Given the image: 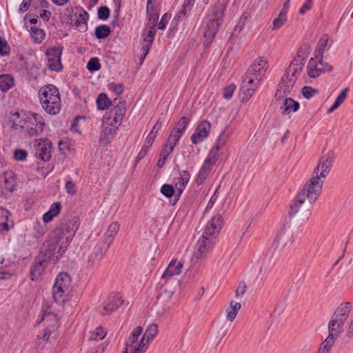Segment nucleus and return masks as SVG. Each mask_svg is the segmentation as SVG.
<instances>
[{
  "mask_svg": "<svg viewBox=\"0 0 353 353\" xmlns=\"http://www.w3.org/2000/svg\"><path fill=\"white\" fill-rule=\"evenodd\" d=\"M334 159V155L332 152L320 159L314 170L315 175L306 182L290 205L288 212L290 217L302 218L310 210L321 193L323 184L321 179H325L329 174Z\"/></svg>",
  "mask_w": 353,
  "mask_h": 353,
  "instance_id": "f257e3e1",
  "label": "nucleus"
},
{
  "mask_svg": "<svg viewBox=\"0 0 353 353\" xmlns=\"http://www.w3.org/2000/svg\"><path fill=\"white\" fill-rule=\"evenodd\" d=\"M79 226L78 219L74 218L65 225L54 230L43 243L38 255L48 263H57L66 252Z\"/></svg>",
  "mask_w": 353,
  "mask_h": 353,
  "instance_id": "f03ea898",
  "label": "nucleus"
},
{
  "mask_svg": "<svg viewBox=\"0 0 353 353\" xmlns=\"http://www.w3.org/2000/svg\"><path fill=\"white\" fill-rule=\"evenodd\" d=\"M223 224L222 216L219 214L212 216L206 224L202 236L197 241L194 256L200 259L203 258L212 249L216 236L219 233Z\"/></svg>",
  "mask_w": 353,
  "mask_h": 353,
  "instance_id": "7ed1b4c3",
  "label": "nucleus"
},
{
  "mask_svg": "<svg viewBox=\"0 0 353 353\" xmlns=\"http://www.w3.org/2000/svg\"><path fill=\"white\" fill-rule=\"evenodd\" d=\"M268 68V61L262 57L256 59L248 68L243 79L241 91L243 102L247 101L254 94L256 88Z\"/></svg>",
  "mask_w": 353,
  "mask_h": 353,
  "instance_id": "20e7f679",
  "label": "nucleus"
},
{
  "mask_svg": "<svg viewBox=\"0 0 353 353\" xmlns=\"http://www.w3.org/2000/svg\"><path fill=\"white\" fill-rule=\"evenodd\" d=\"M225 8L221 4L214 5L206 16V30L204 32L203 45L209 47L223 21Z\"/></svg>",
  "mask_w": 353,
  "mask_h": 353,
  "instance_id": "39448f33",
  "label": "nucleus"
},
{
  "mask_svg": "<svg viewBox=\"0 0 353 353\" xmlns=\"http://www.w3.org/2000/svg\"><path fill=\"white\" fill-rule=\"evenodd\" d=\"M352 308L351 302H342L334 310L328 323L329 333L339 336Z\"/></svg>",
  "mask_w": 353,
  "mask_h": 353,
  "instance_id": "423d86ee",
  "label": "nucleus"
},
{
  "mask_svg": "<svg viewBox=\"0 0 353 353\" xmlns=\"http://www.w3.org/2000/svg\"><path fill=\"white\" fill-rule=\"evenodd\" d=\"M294 63H290L281 79V81L279 84L280 89H282L283 86H284L283 92L285 94H289L291 92L296 81L303 68V64L298 65Z\"/></svg>",
  "mask_w": 353,
  "mask_h": 353,
  "instance_id": "0eeeda50",
  "label": "nucleus"
},
{
  "mask_svg": "<svg viewBox=\"0 0 353 353\" xmlns=\"http://www.w3.org/2000/svg\"><path fill=\"white\" fill-rule=\"evenodd\" d=\"M125 101L121 99H113V107L109 112H106V119L110 121V125L115 129L110 128L109 131H115L124 117L126 112Z\"/></svg>",
  "mask_w": 353,
  "mask_h": 353,
  "instance_id": "6e6552de",
  "label": "nucleus"
},
{
  "mask_svg": "<svg viewBox=\"0 0 353 353\" xmlns=\"http://www.w3.org/2000/svg\"><path fill=\"white\" fill-rule=\"evenodd\" d=\"M143 332V328L137 327L130 335L125 343V350L123 353H144L148 345L144 341V338L139 340Z\"/></svg>",
  "mask_w": 353,
  "mask_h": 353,
  "instance_id": "1a4fd4ad",
  "label": "nucleus"
},
{
  "mask_svg": "<svg viewBox=\"0 0 353 353\" xmlns=\"http://www.w3.org/2000/svg\"><path fill=\"white\" fill-rule=\"evenodd\" d=\"M25 118L28 119V126L26 131L30 136H37L40 134L45 126V121L43 117L36 113L28 112Z\"/></svg>",
  "mask_w": 353,
  "mask_h": 353,
  "instance_id": "9d476101",
  "label": "nucleus"
},
{
  "mask_svg": "<svg viewBox=\"0 0 353 353\" xmlns=\"http://www.w3.org/2000/svg\"><path fill=\"white\" fill-rule=\"evenodd\" d=\"M76 12L70 19V24L79 31L84 32L88 30L87 22L89 19L88 13L81 7L75 8Z\"/></svg>",
  "mask_w": 353,
  "mask_h": 353,
  "instance_id": "9b49d317",
  "label": "nucleus"
},
{
  "mask_svg": "<svg viewBox=\"0 0 353 353\" xmlns=\"http://www.w3.org/2000/svg\"><path fill=\"white\" fill-rule=\"evenodd\" d=\"M63 47L61 46H54L50 48L46 54L48 57V68L51 70L56 72L61 71L63 65L61 64V54Z\"/></svg>",
  "mask_w": 353,
  "mask_h": 353,
  "instance_id": "f8f14e48",
  "label": "nucleus"
},
{
  "mask_svg": "<svg viewBox=\"0 0 353 353\" xmlns=\"http://www.w3.org/2000/svg\"><path fill=\"white\" fill-rule=\"evenodd\" d=\"M108 249V245L105 243L99 241L88 257L87 268L89 269L97 268Z\"/></svg>",
  "mask_w": 353,
  "mask_h": 353,
  "instance_id": "ddd939ff",
  "label": "nucleus"
},
{
  "mask_svg": "<svg viewBox=\"0 0 353 353\" xmlns=\"http://www.w3.org/2000/svg\"><path fill=\"white\" fill-rule=\"evenodd\" d=\"M39 96L41 104L49 103V101H52L57 105V98H60L58 89L52 84L42 87L39 90Z\"/></svg>",
  "mask_w": 353,
  "mask_h": 353,
  "instance_id": "4468645a",
  "label": "nucleus"
},
{
  "mask_svg": "<svg viewBox=\"0 0 353 353\" xmlns=\"http://www.w3.org/2000/svg\"><path fill=\"white\" fill-rule=\"evenodd\" d=\"M174 292L165 290L161 294L157 296L156 306L159 315L165 314L172 307V298Z\"/></svg>",
  "mask_w": 353,
  "mask_h": 353,
  "instance_id": "2eb2a0df",
  "label": "nucleus"
},
{
  "mask_svg": "<svg viewBox=\"0 0 353 353\" xmlns=\"http://www.w3.org/2000/svg\"><path fill=\"white\" fill-rule=\"evenodd\" d=\"M210 123L206 120L201 121L197 125L195 132L191 136L192 143L198 144L204 141L210 132Z\"/></svg>",
  "mask_w": 353,
  "mask_h": 353,
  "instance_id": "dca6fc26",
  "label": "nucleus"
},
{
  "mask_svg": "<svg viewBox=\"0 0 353 353\" xmlns=\"http://www.w3.org/2000/svg\"><path fill=\"white\" fill-rule=\"evenodd\" d=\"M124 303V300L119 293H114L109 296L103 306V315L108 314L115 311Z\"/></svg>",
  "mask_w": 353,
  "mask_h": 353,
  "instance_id": "f3484780",
  "label": "nucleus"
},
{
  "mask_svg": "<svg viewBox=\"0 0 353 353\" xmlns=\"http://www.w3.org/2000/svg\"><path fill=\"white\" fill-rule=\"evenodd\" d=\"M49 263L42 259L39 255L34 257V264L32 265L30 271V279L32 281H37L42 275L45 269Z\"/></svg>",
  "mask_w": 353,
  "mask_h": 353,
  "instance_id": "a211bd4d",
  "label": "nucleus"
},
{
  "mask_svg": "<svg viewBox=\"0 0 353 353\" xmlns=\"http://www.w3.org/2000/svg\"><path fill=\"white\" fill-rule=\"evenodd\" d=\"M51 143L47 141H41L35 148L36 157L41 161L46 162L51 158Z\"/></svg>",
  "mask_w": 353,
  "mask_h": 353,
  "instance_id": "6ab92c4d",
  "label": "nucleus"
},
{
  "mask_svg": "<svg viewBox=\"0 0 353 353\" xmlns=\"http://www.w3.org/2000/svg\"><path fill=\"white\" fill-rule=\"evenodd\" d=\"M190 175L187 170L179 172V176L176 179V181L175 186L177 190L176 195L174 196V199L172 205H174L179 199L180 195L182 194L185 185L189 182Z\"/></svg>",
  "mask_w": 353,
  "mask_h": 353,
  "instance_id": "aec40b11",
  "label": "nucleus"
},
{
  "mask_svg": "<svg viewBox=\"0 0 353 353\" xmlns=\"http://www.w3.org/2000/svg\"><path fill=\"white\" fill-rule=\"evenodd\" d=\"M154 37H155V32H154V29H152L148 33L146 37H145L144 38L143 37V41L141 43L142 46L141 48V54L140 55V57H139L141 64L143 63L146 56L148 55V54L151 48L152 44L153 43Z\"/></svg>",
  "mask_w": 353,
  "mask_h": 353,
  "instance_id": "412c9836",
  "label": "nucleus"
},
{
  "mask_svg": "<svg viewBox=\"0 0 353 353\" xmlns=\"http://www.w3.org/2000/svg\"><path fill=\"white\" fill-rule=\"evenodd\" d=\"M182 268L183 263L181 262L177 261L176 260H172L164 271L161 278L167 279L174 275H179L181 272Z\"/></svg>",
  "mask_w": 353,
  "mask_h": 353,
  "instance_id": "4be33fe9",
  "label": "nucleus"
},
{
  "mask_svg": "<svg viewBox=\"0 0 353 353\" xmlns=\"http://www.w3.org/2000/svg\"><path fill=\"white\" fill-rule=\"evenodd\" d=\"M119 224L117 222H113L110 224L103 237L99 241V242L105 243L108 245V247H110L119 230Z\"/></svg>",
  "mask_w": 353,
  "mask_h": 353,
  "instance_id": "5701e85b",
  "label": "nucleus"
},
{
  "mask_svg": "<svg viewBox=\"0 0 353 353\" xmlns=\"http://www.w3.org/2000/svg\"><path fill=\"white\" fill-rule=\"evenodd\" d=\"M310 46L307 43H305L299 48L296 56L291 62H295L298 65L303 64V67L305 65V61L310 54Z\"/></svg>",
  "mask_w": 353,
  "mask_h": 353,
  "instance_id": "b1692460",
  "label": "nucleus"
},
{
  "mask_svg": "<svg viewBox=\"0 0 353 353\" xmlns=\"http://www.w3.org/2000/svg\"><path fill=\"white\" fill-rule=\"evenodd\" d=\"M10 215L11 214L8 210L0 208V235L3 232H8L10 228L14 227L12 221H11V225L9 223V217Z\"/></svg>",
  "mask_w": 353,
  "mask_h": 353,
  "instance_id": "393cba45",
  "label": "nucleus"
},
{
  "mask_svg": "<svg viewBox=\"0 0 353 353\" xmlns=\"http://www.w3.org/2000/svg\"><path fill=\"white\" fill-rule=\"evenodd\" d=\"M27 114L24 113L21 116V114L16 112L12 114L11 122L12 123V128L15 130H24L26 131L28 126V119L25 118Z\"/></svg>",
  "mask_w": 353,
  "mask_h": 353,
  "instance_id": "a878e982",
  "label": "nucleus"
},
{
  "mask_svg": "<svg viewBox=\"0 0 353 353\" xmlns=\"http://www.w3.org/2000/svg\"><path fill=\"white\" fill-rule=\"evenodd\" d=\"M70 290L63 288L61 285H55L52 288V296L54 301L59 304H62L66 301V295Z\"/></svg>",
  "mask_w": 353,
  "mask_h": 353,
  "instance_id": "bb28decb",
  "label": "nucleus"
},
{
  "mask_svg": "<svg viewBox=\"0 0 353 353\" xmlns=\"http://www.w3.org/2000/svg\"><path fill=\"white\" fill-rule=\"evenodd\" d=\"M223 136V133H222V134H221L219 136L216 145L210 150V151L208 155V157L205 159V160H209L210 163H212L214 165L216 164V163L217 162V161L219 158L218 152L220 150L221 147L225 144V141H223L221 143V139H222Z\"/></svg>",
  "mask_w": 353,
  "mask_h": 353,
  "instance_id": "cd10ccee",
  "label": "nucleus"
},
{
  "mask_svg": "<svg viewBox=\"0 0 353 353\" xmlns=\"http://www.w3.org/2000/svg\"><path fill=\"white\" fill-rule=\"evenodd\" d=\"M223 136V133H222V134H221L219 136L216 145L210 150V151L208 155V157L205 159V160H209L210 163H212L214 165L216 164V163L217 162V161L219 158L218 152L220 150L221 147L225 144V141H223L221 143V139H222Z\"/></svg>",
  "mask_w": 353,
  "mask_h": 353,
  "instance_id": "c85d7f7f",
  "label": "nucleus"
},
{
  "mask_svg": "<svg viewBox=\"0 0 353 353\" xmlns=\"http://www.w3.org/2000/svg\"><path fill=\"white\" fill-rule=\"evenodd\" d=\"M214 164L210 163L209 160H205L203 166L201 167L199 172L197 175L196 182L200 185L202 184L208 177V174L211 172L212 167Z\"/></svg>",
  "mask_w": 353,
  "mask_h": 353,
  "instance_id": "c756f323",
  "label": "nucleus"
},
{
  "mask_svg": "<svg viewBox=\"0 0 353 353\" xmlns=\"http://www.w3.org/2000/svg\"><path fill=\"white\" fill-rule=\"evenodd\" d=\"M299 108V102L294 101L292 98H287L284 100L281 110L283 114H289L291 112H296Z\"/></svg>",
  "mask_w": 353,
  "mask_h": 353,
  "instance_id": "7c9ffc66",
  "label": "nucleus"
},
{
  "mask_svg": "<svg viewBox=\"0 0 353 353\" xmlns=\"http://www.w3.org/2000/svg\"><path fill=\"white\" fill-rule=\"evenodd\" d=\"M307 68V74L310 77L313 79L318 77L322 72H323L319 65V62L316 63L314 58H311L309 60Z\"/></svg>",
  "mask_w": 353,
  "mask_h": 353,
  "instance_id": "2f4dec72",
  "label": "nucleus"
},
{
  "mask_svg": "<svg viewBox=\"0 0 353 353\" xmlns=\"http://www.w3.org/2000/svg\"><path fill=\"white\" fill-rule=\"evenodd\" d=\"M14 85L13 77L10 74L0 75V90L2 92H7Z\"/></svg>",
  "mask_w": 353,
  "mask_h": 353,
  "instance_id": "473e14b6",
  "label": "nucleus"
},
{
  "mask_svg": "<svg viewBox=\"0 0 353 353\" xmlns=\"http://www.w3.org/2000/svg\"><path fill=\"white\" fill-rule=\"evenodd\" d=\"M337 338L338 336L329 333L327 337L322 343L318 353H330V349Z\"/></svg>",
  "mask_w": 353,
  "mask_h": 353,
  "instance_id": "72a5a7b5",
  "label": "nucleus"
},
{
  "mask_svg": "<svg viewBox=\"0 0 353 353\" xmlns=\"http://www.w3.org/2000/svg\"><path fill=\"white\" fill-rule=\"evenodd\" d=\"M241 303L231 301L230 305L226 309V318L227 320L232 322L236 316L238 312L241 309Z\"/></svg>",
  "mask_w": 353,
  "mask_h": 353,
  "instance_id": "f704fd0d",
  "label": "nucleus"
},
{
  "mask_svg": "<svg viewBox=\"0 0 353 353\" xmlns=\"http://www.w3.org/2000/svg\"><path fill=\"white\" fill-rule=\"evenodd\" d=\"M113 103L108 95L105 93H100L97 99V105L99 110H105L108 109Z\"/></svg>",
  "mask_w": 353,
  "mask_h": 353,
  "instance_id": "c9c22d12",
  "label": "nucleus"
},
{
  "mask_svg": "<svg viewBox=\"0 0 353 353\" xmlns=\"http://www.w3.org/2000/svg\"><path fill=\"white\" fill-rule=\"evenodd\" d=\"M174 150V145H169L168 143H165L160 153L159 159L157 162V166L160 168H163L168 155Z\"/></svg>",
  "mask_w": 353,
  "mask_h": 353,
  "instance_id": "e433bc0d",
  "label": "nucleus"
},
{
  "mask_svg": "<svg viewBox=\"0 0 353 353\" xmlns=\"http://www.w3.org/2000/svg\"><path fill=\"white\" fill-rule=\"evenodd\" d=\"M71 279L70 275L66 272L59 273L55 281V285H61L63 288L70 290Z\"/></svg>",
  "mask_w": 353,
  "mask_h": 353,
  "instance_id": "4c0bfd02",
  "label": "nucleus"
},
{
  "mask_svg": "<svg viewBox=\"0 0 353 353\" xmlns=\"http://www.w3.org/2000/svg\"><path fill=\"white\" fill-rule=\"evenodd\" d=\"M111 31L108 25H100L95 28L94 35L98 39H103L110 34Z\"/></svg>",
  "mask_w": 353,
  "mask_h": 353,
  "instance_id": "58836bf2",
  "label": "nucleus"
},
{
  "mask_svg": "<svg viewBox=\"0 0 353 353\" xmlns=\"http://www.w3.org/2000/svg\"><path fill=\"white\" fill-rule=\"evenodd\" d=\"M158 332L157 325L156 324L150 325L146 330L145 334L142 336V338H144V341L147 343L148 345L150 342L155 337Z\"/></svg>",
  "mask_w": 353,
  "mask_h": 353,
  "instance_id": "ea45409f",
  "label": "nucleus"
},
{
  "mask_svg": "<svg viewBox=\"0 0 353 353\" xmlns=\"http://www.w3.org/2000/svg\"><path fill=\"white\" fill-rule=\"evenodd\" d=\"M30 31L31 37L35 43H39L44 39L45 33L42 29L33 26L30 28Z\"/></svg>",
  "mask_w": 353,
  "mask_h": 353,
  "instance_id": "a19ab883",
  "label": "nucleus"
},
{
  "mask_svg": "<svg viewBox=\"0 0 353 353\" xmlns=\"http://www.w3.org/2000/svg\"><path fill=\"white\" fill-rule=\"evenodd\" d=\"M54 102L49 101V103L41 104L45 111L50 114H55L59 112L60 110V98H57V105Z\"/></svg>",
  "mask_w": 353,
  "mask_h": 353,
  "instance_id": "79ce46f5",
  "label": "nucleus"
},
{
  "mask_svg": "<svg viewBox=\"0 0 353 353\" xmlns=\"http://www.w3.org/2000/svg\"><path fill=\"white\" fill-rule=\"evenodd\" d=\"M105 336V332L104 330L99 327L96 328L94 332L90 333L89 340L90 341H101Z\"/></svg>",
  "mask_w": 353,
  "mask_h": 353,
  "instance_id": "37998d69",
  "label": "nucleus"
},
{
  "mask_svg": "<svg viewBox=\"0 0 353 353\" xmlns=\"http://www.w3.org/2000/svg\"><path fill=\"white\" fill-rule=\"evenodd\" d=\"M149 20L152 22V25L150 26L148 30L145 28L143 30L142 37L143 38L146 37L148 33L152 29H154L155 34H157L156 24L159 20V15L157 14H151L150 16Z\"/></svg>",
  "mask_w": 353,
  "mask_h": 353,
  "instance_id": "c03bdc74",
  "label": "nucleus"
},
{
  "mask_svg": "<svg viewBox=\"0 0 353 353\" xmlns=\"http://www.w3.org/2000/svg\"><path fill=\"white\" fill-rule=\"evenodd\" d=\"M285 239L283 235L279 234L276 236L273 242V246H274V252H281L285 246Z\"/></svg>",
  "mask_w": 353,
  "mask_h": 353,
  "instance_id": "a18cd8bd",
  "label": "nucleus"
},
{
  "mask_svg": "<svg viewBox=\"0 0 353 353\" xmlns=\"http://www.w3.org/2000/svg\"><path fill=\"white\" fill-rule=\"evenodd\" d=\"M190 11V9H187L186 8L183 7V6H182L175 17V19L176 20L177 23L185 21L188 17Z\"/></svg>",
  "mask_w": 353,
  "mask_h": 353,
  "instance_id": "49530a36",
  "label": "nucleus"
},
{
  "mask_svg": "<svg viewBox=\"0 0 353 353\" xmlns=\"http://www.w3.org/2000/svg\"><path fill=\"white\" fill-rule=\"evenodd\" d=\"M101 68V63L97 57L91 58L88 64L87 69L90 72H95L99 70Z\"/></svg>",
  "mask_w": 353,
  "mask_h": 353,
  "instance_id": "de8ad7c7",
  "label": "nucleus"
},
{
  "mask_svg": "<svg viewBox=\"0 0 353 353\" xmlns=\"http://www.w3.org/2000/svg\"><path fill=\"white\" fill-rule=\"evenodd\" d=\"M189 123V119L185 117H182L177 122L176 127L174 128L175 132L183 133Z\"/></svg>",
  "mask_w": 353,
  "mask_h": 353,
  "instance_id": "09e8293b",
  "label": "nucleus"
},
{
  "mask_svg": "<svg viewBox=\"0 0 353 353\" xmlns=\"http://www.w3.org/2000/svg\"><path fill=\"white\" fill-rule=\"evenodd\" d=\"M110 14V10L107 6H101L98 9L97 16L99 19L107 20Z\"/></svg>",
  "mask_w": 353,
  "mask_h": 353,
  "instance_id": "8fccbe9b",
  "label": "nucleus"
},
{
  "mask_svg": "<svg viewBox=\"0 0 353 353\" xmlns=\"http://www.w3.org/2000/svg\"><path fill=\"white\" fill-rule=\"evenodd\" d=\"M161 192L167 198H171L174 194V189L171 185L164 184L161 188Z\"/></svg>",
  "mask_w": 353,
  "mask_h": 353,
  "instance_id": "3c124183",
  "label": "nucleus"
},
{
  "mask_svg": "<svg viewBox=\"0 0 353 353\" xmlns=\"http://www.w3.org/2000/svg\"><path fill=\"white\" fill-rule=\"evenodd\" d=\"M302 95L306 99H310L318 93V90L310 86H304L301 90Z\"/></svg>",
  "mask_w": 353,
  "mask_h": 353,
  "instance_id": "603ef678",
  "label": "nucleus"
},
{
  "mask_svg": "<svg viewBox=\"0 0 353 353\" xmlns=\"http://www.w3.org/2000/svg\"><path fill=\"white\" fill-rule=\"evenodd\" d=\"M182 134L183 133L175 132V130L173 129L168 137L167 143H168L169 145H174V147Z\"/></svg>",
  "mask_w": 353,
  "mask_h": 353,
  "instance_id": "864d4df0",
  "label": "nucleus"
},
{
  "mask_svg": "<svg viewBox=\"0 0 353 353\" xmlns=\"http://www.w3.org/2000/svg\"><path fill=\"white\" fill-rule=\"evenodd\" d=\"M348 88H345L337 96L334 101L335 105H338L339 107L344 102L347 97V94L348 92Z\"/></svg>",
  "mask_w": 353,
  "mask_h": 353,
  "instance_id": "5fc2aeb1",
  "label": "nucleus"
},
{
  "mask_svg": "<svg viewBox=\"0 0 353 353\" xmlns=\"http://www.w3.org/2000/svg\"><path fill=\"white\" fill-rule=\"evenodd\" d=\"M108 86L109 90L113 91L118 96L121 94L124 90L123 85L121 83L117 84L114 83H109Z\"/></svg>",
  "mask_w": 353,
  "mask_h": 353,
  "instance_id": "6e6d98bb",
  "label": "nucleus"
},
{
  "mask_svg": "<svg viewBox=\"0 0 353 353\" xmlns=\"http://www.w3.org/2000/svg\"><path fill=\"white\" fill-rule=\"evenodd\" d=\"M286 21L287 17H281V15L279 14V16L273 21L272 30H277L280 28Z\"/></svg>",
  "mask_w": 353,
  "mask_h": 353,
  "instance_id": "4d7b16f0",
  "label": "nucleus"
},
{
  "mask_svg": "<svg viewBox=\"0 0 353 353\" xmlns=\"http://www.w3.org/2000/svg\"><path fill=\"white\" fill-rule=\"evenodd\" d=\"M10 46L7 43L6 40H3L0 37V55L6 56L10 53Z\"/></svg>",
  "mask_w": 353,
  "mask_h": 353,
  "instance_id": "13d9d810",
  "label": "nucleus"
},
{
  "mask_svg": "<svg viewBox=\"0 0 353 353\" xmlns=\"http://www.w3.org/2000/svg\"><path fill=\"white\" fill-rule=\"evenodd\" d=\"M329 39H330V37L327 34H323L317 43L316 48L321 49L323 50H325L326 48V46L328 44Z\"/></svg>",
  "mask_w": 353,
  "mask_h": 353,
  "instance_id": "bf43d9fd",
  "label": "nucleus"
},
{
  "mask_svg": "<svg viewBox=\"0 0 353 353\" xmlns=\"http://www.w3.org/2000/svg\"><path fill=\"white\" fill-rule=\"evenodd\" d=\"M235 85L234 84H230L224 88L223 96L226 99H230L235 90Z\"/></svg>",
  "mask_w": 353,
  "mask_h": 353,
  "instance_id": "052dcab7",
  "label": "nucleus"
},
{
  "mask_svg": "<svg viewBox=\"0 0 353 353\" xmlns=\"http://www.w3.org/2000/svg\"><path fill=\"white\" fill-rule=\"evenodd\" d=\"M2 180L4 182V188L9 192H12L14 189V180L10 181L7 176H3Z\"/></svg>",
  "mask_w": 353,
  "mask_h": 353,
  "instance_id": "680f3d73",
  "label": "nucleus"
},
{
  "mask_svg": "<svg viewBox=\"0 0 353 353\" xmlns=\"http://www.w3.org/2000/svg\"><path fill=\"white\" fill-rule=\"evenodd\" d=\"M61 210V202H55L52 203L48 210L50 213L53 214L54 216H57L59 214Z\"/></svg>",
  "mask_w": 353,
  "mask_h": 353,
  "instance_id": "e2e57ef3",
  "label": "nucleus"
},
{
  "mask_svg": "<svg viewBox=\"0 0 353 353\" xmlns=\"http://www.w3.org/2000/svg\"><path fill=\"white\" fill-rule=\"evenodd\" d=\"M27 156V152L24 150L17 149L14 152V157L17 161H25Z\"/></svg>",
  "mask_w": 353,
  "mask_h": 353,
  "instance_id": "0e129e2a",
  "label": "nucleus"
},
{
  "mask_svg": "<svg viewBox=\"0 0 353 353\" xmlns=\"http://www.w3.org/2000/svg\"><path fill=\"white\" fill-rule=\"evenodd\" d=\"M65 188L68 194L72 195L76 194L75 185L70 179L66 181Z\"/></svg>",
  "mask_w": 353,
  "mask_h": 353,
  "instance_id": "69168bd1",
  "label": "nucleus"
},
{
  "mask_svg": "<svg viewBox=\"0 0 353 353\" xmlns=\"http://www.w3.org/2000/svg\"><path fill=\"white\" fill-rule=\"evenodd\" d=\"M312 6V0H307L299 10L301 14H304L307 10H310Z\"/></svg>",
  "mask_w": 353,
  "mask_h": 353,
  "instance_id": "338daca9",
  "label": "nucleus"
},
{
  "mask_svg": "<svg viewBox=\"0 0 353 353\" xmlns=\"http://www.w3.org/2000/svg\"><path fill=\"white\" fill-rule=\"evenodd\" d=\"M319 65L323 72H331L333 68L328 63L323 61V60H319Z\"/></svg>",
  "mask_w": 353,
  "mask_h": 353,
  "instance_id": "774afa93",
  "label": "nucleus"
}]
</instances>
